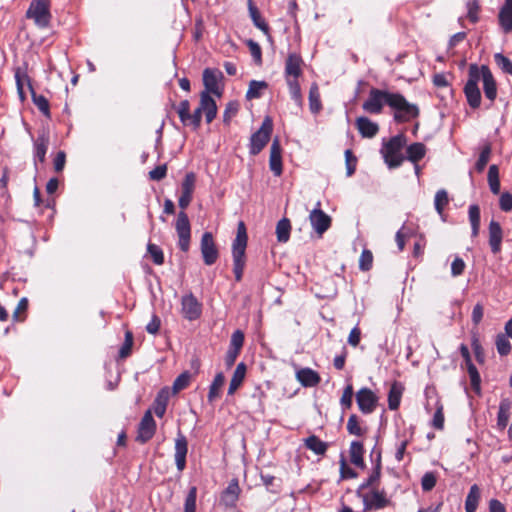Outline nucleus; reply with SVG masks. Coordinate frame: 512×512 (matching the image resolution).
Masks as SVG:
<instances>
[{
  "instance_id": "nucleus-54",
  "label": "nucleus",
  "mask_w": 512,
  "mask_h": 512,
  "mask_svg": "<svg viewBox=\"0 0 512 512\" xmlns=\"http://www.w3.org/2000/svg\"><path fill=\"white\" fill-rule=\"evenodd\" d=\"M147 250L150 256L152 257L153 262L156 265H161L164 263V254L160 247H158L155 244L149 243L147 245Z\"/></svg>"
},
{
  "instance_id": "nucleus-8",
  "label": "nucleus",
  "mask_w": 512,
  "mask_h": 512,
  "mask_svg": "<svg viewBox=\"0 0 512 512\" xmlns=\"http://www.w3.org/2000/svg\"><path fill=\"white\" fill-rule=\"evenodd\" d=\"M202 114L205 115V120L207 123H211L217 115L216 102L207 92H201L200 104L194 110V128L200 125Z\"/></svg>"
},
{
  "instance_id": "nucleus-32",
  "label": "nucleus",
  "mask_w": 512,
  "mask_h": 512,
  "mask_svg": "<svg viewBox=\"0 0 512 512\" xmlns=\"http://www.w3.org/2000/svg\"><path fill=\"white\" fill-rule=\"evenodd\" d=\"M402 392L403 387L398 382H394L391 385L388 394V407L390 410H396L399 407Z\"/></svg>"
},
{
  "instance_id": "nucleus-2",
  "label": "nucleus",
  "mask_w": 512,
  "mask_h": 512,
  "mask_svg": "<svg viewBox=\"0 0 512 512\" xmlns=\"http://www.w3.org/2000/svg\"><path fill=\"white\" fill-rule=\"evenodd\" d=\"M247 231L244 222L240 221L237 226V234L232 243L233 272L236 281H240L243 276L245 266V251L247 247Z\"/></svg>"
},
{
  "instance_id": "nucleus-60",
  "label": "nucleus",
  "mask_w": 512,
  "mask_h": 512,
  "mask_svg": "<svg viewBox=\"0 0 512 512\" xmlns=\"http://www.w3.org/2000/svg\"><path fill=\"white\" fill-rule=\"evenodd\" d=\"M238 103L236 102H229L226 105V108L223 113V122L226 125H229L231 119L237 114L238 112Z\"/></svg>"
},
{
  "instance_id": "nucleus-25",
  "label": "nucleus",
  "mask_w": 512,
  "mask_h": 512,
  "mask_svg": "<svg viewBox=\"0 0 512 512\" xmlns=\"http://www.w3.org/2000/svg\"><path fill=\"white\" fill-rule=\"evenodd\" d=\"M297 380L304 387L317 386L321 380L319 374L311 368H302L296 374Z\"/></svg>"
},
{
  "instance_id": "nucleus-41",
  "label": "nucleus",
  "mask_w": 512,
  "mask_h": 512,
  "mask_svg": "<svg viewBox=\"0 0 512 512\" xmlns=\"http://www.w3.org/2000/svg\"><path fill=\"white\" fill-rule=\"evenodd\" d=\"M225 383V376L222 372L217 373L212 384L210 385L208 398L209 401H213L219 396V392Z\"/></svg>"
},
{
  "instance_id": "nucleus-3",
  "label": "nucleus",
  "mask_w": 512,
  "mask_h": 512,
  "mask_svg": "<svg viewBox=\"0 0 512 512\" xmlns=\"http://www.w3.org/2000/svg\"><path fill=\"white\" fill-rule=\"evenodd\" d=\"M389 107L394 110V120L399 123L408 122L419 115L418 106L409 103L400 93L391 94Z\"/></svg>"
},
{
  "instance_id": "nucleus-50",
  "label": "nucleus",
  "mask_w": 512,
  "mask_h": 512,
  "mask_svg": "<svg viewBox=\"0 0 512 512\" xmlns=\"http://www.w3.org/2000/svg\"><path fill=\"white\" fill-rule=\"evenodd\" d=\"M132 346H133V334L131 331H126L124 343L119 350V357L122 359L128 357L131 353Z\"/></svg>"
},
{
  "instance_id": "nucleus-44",
  "label": "nucleus",
  "mask_w": 512,
  "mask_h": 512,
  "mask_svg": "<svg viewBox=\"0 0 512 512\" xmlns=\"http://www.w3.org/2000/svg\"><path fill=\"white\" fill-rule=\"evenodd\" d=\"M449 198L448 193L444 189H440L436 192L435 199H434V205L437 213L442 216L444 207L448 204Z\"/></svg>"
},
{
  "instance_id": "nucleus-49",
  "label": "nucleus",
  "mask_w": 512,
  "mask_h": 512,
  "mask_svg": "<svg viewBox=\"0 0 512 512\" xmlns=\"http://www.w3.org/2000/svg\"><path fill=\"white\" fill-rule=\"evenodd\" d=\"M347 431L351 435H355V436L363 435L364 430L362 429V427L359 424V419H358L357 415L352 414L349 417V419L347 421Z\"/></svg>"
},
{
  "instance_id": "nucleus-57",
  "label": "nucleus",
  "mask_w": 512,
  "mask_h": 512,
  "mask_svg": "<svg viewBox=\"0 0 512 512\" xmlns=\"http://www.w3.org/2000/svg\"><path fill=\"white\" fill-rule=\"evenodd\" d=\"M190 103L188 100H184L180 103L179 108L177 110L178 115L181 119V121L187 125L188 122H192L191 115L189 113Z\"/></svg>"
},
{
  "instance_id": "nucleus-53",
  "label": "nucleus",
  "mask_w": 512,
  "mask_h": 512,
  "mask_svg": "<svg viewBox=\"0 0 512 512\" xmlns=\"http://www.w3.org/2000/svg\"><path fill=\"white\" fill-rule=\"evenodd\" d=\"M182 315L188 321H192V293L182 297Z\"/></svg>"
},
{
  "instance_id": "nucleus-12",
  "label": "nucleus",
  "mask_w": 512,
  "mask_h": 512,
  "mask_svg": "<svg viewBox=\"0 0 512 512\" xmlns=\"http://www.w3.org/2000/svg\"><path fill=\"white\" fill-rule=\"evenodd\" d=\"M378 396L367 387L361 388L356 393V402L358 404L359 410L363 414H371L375 411L378 405Z\"/></svg>"
},
{
  "instance_id": "nucleus-15",
  "label": "nucleus",
  "mask_w": 512,
  "mask_h": 512,
  "mask_svg": "<svg viewBox=\"0 0 512 512\" xmlns=\"http://www.w3.org/2000/svg\"><path fill=\"white\" fill-rule=\"evenodd\" d=\"M309 219L313 229L322 236L331 226V218L320 208H315L310 212Z\"/></svg>"
},
{
  "instance_id": "nucleus-21",
  "label": "nucleus",
  "mask_w": 512,
  "mask_h": 512,
  "mask_svg": "<svg viewBox=\"0 0 512 512\" xmlns=\"http://www.w3.org/2000/svg\"><path fill=\"white\" fill-rule=\"evenodd\" d=\"M220 72L213 69H205L203 72V84L205 90L203 92H207L209 95L214 94L217 97H221V91L218 86V80Z\"/></svg>"
},
{
  "instance_id": "nucleus-31",
  "label": "nucleus",
  "mask_w": 512,
  "mask_h": 512,
  "mask_svg": "<svg viewBox=\"0 0 512 512\" xmlns=\"http://www.w3.org/2000/svg\"><path fill=\"white\" fill-rule=\"evenodd\" d=\"M480 500V489L478 485L474 484L470 487L469 493L465 500V511L475 512Z\"/></svg>"
},
{
  "instance_id": "nucleus-55",
  "label": "nucleus",
  "mask_w": 512,
  "mask_h": 512,
  "mask_svg": "<svg viewBox=\"0 0 512 512\" xmlns=\"http://www.w3.org/2000/svg\"><path fill=\"white\" fill-rule=\"evenodd\" d=\"M244 344V333L241 330H236L232 333L229 348L236 351H241Z\"/></svg>"
},
{
  "instance_id": "nucleus-17",
  "label": "nucleus",
  "mask_w": 512,
  "mask_h": 512,
  "mask_svg": "<svg viewBox=\"0 0 512 512\" xmlns=\"http://www.w3.org/2000/svg\"><path fill=\"white\" fill-rule=\"evenodd\" d=\"M303 60L299 54L290 53L285 61V78L298 79L302 75Z\"/></svg>"
},
{
  "instance_id": "nucleus-43",
  "label": "nucleus",
  "mask_w": 512,
  "mask_h": 512,
  "mask_svg": "<svg viewBox=\"0 0 512 512\" xmlns=\"http://www.w3.org/2000/svg\"><path fill=\"white\" fill-rule=\"evenodd\" d=\"M510 404L507 400H502L499 405L497 416V424L500 428L504 429L508 424Z\"/></svg>"
},
{
  "instance_id": "nucleus-45",
  "label": "nucleus",
  "mask_w": 512,
  "mask_h": 512,
  "mask_svg": "<svg viewBox=\"0 0 512 512\" xmlns=\"http://www.w3.org/2000/svg\"><path fill=\"white\" fill-rule=\"evenodd\" d=\"M466 367H467L468 374L470 376L471 386H472L473 390L476 393H480L481 378H480V375H479V372H478L476 366L471 361L470 363L466 364Z\"/></svg>"
},
{
  "instance_id": "nucleus-23",
  "label": "nucleus",
  "mask_w": 512,
  "mask_h": 512,
  "mask_svg": "<svg viewBox=\"0 0 512 512\" xmlns=\"http://www.w3.org/2000/svg\"><path fill=\"white\" fill-rule=\"evenodd\" d=\"M489 245L491 248V251L494 254H497L501 250V243L503 239V231L500 226V224L495 221L491 220L489 223Z\"/></svg>"
},
{
  "instance_id": "nucleus-39",
  "label": "nucleus",
  "mask_w": 512,
  "mask_h": 512,
  "mask_svg": "<svg viewBox=\"0 0 512 512\" xmlns=\"http://www.w3.org/2000/svg\"><path fill=\"white\" fill-rule=\"evenodd\" d=\"M498 19L504 33H510L512 31V11L503 5L499 11Z\"/></svg>"
},
{
  "instance_id": "nucleus-51",
  "label": "nucleus",
  "mask_w": 512,
  "mask_h": 512,
  "mask_svg": "<svg viewBox=\"0 0 512 512\" xmlns=\"http://www.w3.org/2000/svg\"><path fill=\"white\" fill-rule=\"evenodd\" d=\"M497 351L501 356L508 355L511 350V344L507 337L503 334H499L496 338Z\"/></svg>"
},
{
  "instance_id": "nucleus-28",
  "label": "nucleus",
  "mask_w": 512,
  "mask_h": 512,
  "mask_svg": "<svg viewBox=\"0 0 512 512\" xmlns=\"http://www.w3.org/2000/svg\"><path fill=\"white\" fill-rule=\"evenodd\" d=\"M246 375V365L241 362L237 365L229 383L228 394L233 395L241 386Z\"/></svg>"
},
{
  "instance_id": "nucleus-35",
  "label": "nucleus",
  "mask_w": 512,
  "mask_h": 512,
  "mask_svg": "<svg viewBox=\"0 0 512 512\" xmlns=\"http://www.w3.org/2000/svg\"><path fill=\"white\" fill-rule=\"evenodd\" d=\"M305 446L317 455H323L328 447L326 442H323L315 435H311L305 439Z\"/></svg>"
},
{
  "instance_id": "nucleus-30",
  "label": "nucleus",
  "mask_w": 512,
  "mask_h": 512,
  "mask_svg": "<svg viewBox=\"0 0 512 512\" xmlns=\"http://www.w3.org/2000/svg\"><path fill=\"white\" fill-rule=\"evenodd\" d=\"M426 153V147L423 143L416 142L411 145H409L406 149L407 156L405 157L409 161L413 163H417L419 160H421Z\"/></svg>"
},
{
  "instance_id": "nucleus-5",
  "label": "nucleus",
  "mask_w": 512,
  "mask_h": 512,
  "mask_svg": "<svg viewBox=\"0 0 512 512\" xmlns=\"http://www.w3.org/2000/svg\"><path fill=\"white\" fill-rule=\"evenodd\" d=\"M26 17L32 19L38 28H48L52 18L50 0H32L26 11Z\"/></svg>"
},
{
  "instance_id": "nucleus-46",
  "label": "nucleus",
  "mask_w": 512,
  "mask_h": 512,
  "mask_svg": "<svg viewBox=\"0 0 512 512\" xmlns=\"http://www.w3.org/2000/svg\"><path fill=\"white\" fill-rule=\"evenodd\" d=\"M191 380V375L188 371L183 372L180 374L175 381L173 382L172 391L174 394L180 392L181 390L188 387Z\"/></svg>"
},
{
  "instance_id": "nucleus-29",
  "label": "nucleus",
  "mask_w": 512,
  "mask_h": 512,
  "mask_svg": "<svg viewBox=\"0 0 512 512\" xmlns=\"http://www.w3.org/2000/svg\"><path fill=\"white\" fill-rule=\"evenodd\" d=\"M363 453H364L363 444L359 441H353L350 445V450H349L351 463L359 468H364L365 463L363 460Z\"/></svg>"
},
{
  "instance_id": "nucleus-52",
  "label": "nucleus",
  "mask_w": 512,
  "mask_h": 512,
  "mask_svg": "<svg viewBox=\"0 0 512 512\" xmlns=\"http://www.w3.org/2000/svg\"><path fill=\"white\" fill-rule=\"evenodd\" d=\"M373 263V254L370 250L364 249L360 255L359 268L362 271H369Z\"/></svg>"
},
{
  "instance_id": "nucleus-6",
  "label": "nucleus",
  "mask_w": 512,
  "mask_h": 512,
  "mask_svg": "<svg viewBox=\"0 0 512 512\" xmlns=\"http://www.w3.org/2000/svg\"><path fill=\"white\" fill-rule=\"evenodd\" d=\"M391 94L387 90L372 88L368 98L362 104V109L369 114H380L384 105L389 106Z\"/></svg>"
},
{
  "instance_id": "nucleus-36",
  "label": "nucleus",
  "mask_w": 512,
  "mask_h": 512,
  "mask_svg": "<svg viewBox=\"0 0 512 512\" xmlns=\"http://www.w3.org/2000/svg\"><path fill=\"white\" fill-rule=\"evenodd\" d=\"M290 96L292 100L295 102L298 108H302L303 106V98L301 94L300 84L297 79H288L286 80Z\"/></svg>"
},
{
  "instance_id": "nucleus-61",
  "label": "nucleus",
  "mask_w": 512,
  "mask_h": 512,
  "mask_svg": "<svg viewBox=\"0 0 512 512\" xmlns=\"http://www.w3.org/2000/svg\"><path fill=\"white\" fill-rule=\"evenodd\" d=\"M167 174L166 164L159 165L149 172V178L153 181H160L165 178Z\"/></svg>"
},
{
  "instance_id": "nucleus-1",
  "label": "nucleus",
  "mask_w": 512,
  "mask_h": 512,
  "mask_svg": "<svg viewBox=\"0 0 512 512\" xmlns=\"http://www.w3.org/2000/svg\"><path fill=\"white\" fill-rule=\"evenodd\" d=\"M192 199V172L186 174L182 184V194L179 197L178 205L181 211L178 214L175 229L178 235V246L183 252H188L190 247L191 227L189 217L184 211Z\"/></svg>"
},
{
  "instance_id": "nucleus-24",
  "label": "nucleus",
  "mask_w": 512,
  "mask_h": 512,
  "mask_svg": "<svg viewBox=\"0 0 512 512\" xmlns=\"http://www.w3.org/2000/svg\"><path fill=\"white\" fill-rule=\"evenodd\" d=\"M187 451V440L184 436L179 435L175 441V463L179 471H182L186 466Z\"/></svg>"
},
{
  "instance_id": "nucleus-11",
  "label": "nucleus",
  "mask_w": 512,
  "mask_h": 512,
  "mask_svg": "<svg viewBox=\"0 0 512 512\" xmlns=\"http://www.w3.org/2000/svg\"><path fill=\"white\" fill-rule=\"evenodd\" d=\"M200 251L206 265L211 266L217 261L219 251L211 232H205L202 235Z\"/></svg>"
},
{
  "instance_id": "nucleus-40",
  "label": "nucleus",
  "mask_w": 512,
  "mask_h": 512,
  "mask_svg": "<svg viewBox=\"0 0 512 512\" xmlns=\"http://www.w3.org/2000/svg\"><path fill=\"white\" fill-rule=\"evenodd\" d=\"M488 184L493 194L500 193L499 169L497 165H491L488 170Z\"/></svg>"
},
{
  "instance_id": "nucleus-10",
  "label": "nucleus",
  "mask_w": 512,
  "mask_h": 512,
  "mask_svg": "<svg viewBox=\"0 0 512 512\" xmlns=\"http://www.w3.org/2000/svg\"><path fill=\"white\" fill-rule=\"evenodd\" d=\"M273 129L272 121L266 117L261 127L250 138V154L257 155L266 146Z\"/></svg>"
},
{
  "instance_id": "nucleus-37",
  "label": "nucleus",
  "mask_w": 512,
  "mask_h": 512,
  "mask_svg": "<svg viewBox=\"0 0 512 512\" xmlns=\"http://www.w3.org/2000/svg\"><path fill=\"white\" fill-rule=\"evenodd\" d=\"M29 88L31 91V97L34 105L47 117L50 116L49 102L47 98L43 95L37 94L32 85L29 84Z\"/></svg>"
},
{
  "instance_id": "nucleus-20",
  "label": "nucleus",
  "mask_w": 512,
  "mask_h": 512,
  "mask_svg": "<svg viewBox=\"0 0 512 512\" xmlns=\"http://www.w3.org/2000/svg\"><path fill=\"white\" fill-rule=\"evenodd\" d=\"M281 146L278 138H275L270 147L269 167L275 176L282 174Z\"/></svg>"
},
{
  "instance_id": "nucleus-27",
  "label": "nucleus",
  "mask_w": 512,
  "mask_h": 512,
  "mask_svg": "<svg viewBox=\"0 0 512 512\" xmlns=\"http://www.w3.org/2000/svg\"><path fill=\"white\" fill-rule=\"evenodd\" d=\"M170 397V390L168 387L162 388L154 401L153 409L157 417H162L166 412V407Z\"/></svg>"
},
{
  "instance_id": "nucleus-33",
  "label": "nucleus",
  "mask_w": 512,
  "mask_h": 512,
  "mask_svg": "<svg viewBox=\"0 0 512 512\" xmlns=\"http://www.w3.org/2000/svg\"><path fill=\"white\" fill-rule=\"evenodd\" d=\"M469 221L471 224V235L477 237L480 230V208L478 205L473 204L469 206Z\"/></svg>"
},
{
  "instance_id": "nucleus-19",
  "label": "nucleus",
  "mask_w": 512,
  "mask_h": 512,
  "mask_svg": "<svg viewBox=\"0 0 512 512\" xmlns=\"http://www.w3.org/2000/svg\"><path fill=\"white\" fill-rule=\"evenodd\" d=\"M381 476V453L378 452L375 459V467L371 475L360 484L358 489L356 490V496H362V492H364L367 488H377L378 482Z\"/></svg>"
},
{
  "instance_id": "nucleus-47",
  "label": "nucleus",
  "mask_w": 512,
  "mask_h": 512,
  "mask_svg": "<svg viewBox=\"0 0 512 512\" xmlns=\"http://www.w3.org/2000/svg\"><path fill=\"white\" fill-rule=\"evenodd\" d=\"M490 155H491V146L489 144H487L482 148L479 158L475 164V169L477 170V172L481 173L484 170L487 163L489 162Z\"/></svg>"
},
{
  "instance_id": "nucleus-59",
  "label": "nucleus",
  "mask_w": 512,
  "mask_h": 512,
  "mask_svg": "<svg viewBox=\"0 0 512 512\" xmlns=\"http://www.w3.org/2000/svg\"><path fill=\"white\" fill-rule=\"evenodd\" d=\"M436 476L433 472H427L421 479V486L423 491H431L436 485Z\"/></svg>"
},
{
  "instance_id": "nucleus-48",
  "label": "nucleus",
  "mask_w": 512,
  "mask_h": 512,
  "mask_svg": "<svg viewBox=\"0 0 512 512\" xmlns=\"http://www.w3.org/2000/svg\"><path fill=\"white\" fill-rule=\"evenodd\" d=\"M494 60L497 66L507 74L512 75V61L502 53H496Z\"/></svg>"
},
{
  "instance_id": "nucleus-13",
  "label": "nucleus",
  "mask_w": 512,
  "mask_h": 512,
  "mask_svg": "<svg viewBox=\"0 0 512 512\" xmlns=\"http://www.w3.org/2000/svg\"><path fill=\"white\" fill-rule=\"evenodd\" d=\"M240 493L241 488L239 486V482L236 478H234L229 482L228 486L221 493L220 505L224 506L226 509L235 508Z\"/></svg>"
},
{
  "instance_id": "nucleus-16",
  "label": "nucleus",
  "mask_w": 512,
  "mask_h": 512,
  "mask_svg": "<svg viewBox=\"0 0 512 512\" xmlns=\"http://www.w3.org/2000/svg\"><path fill=\"white\" fill-rule=\"evenodd\" d=\"M480 78L483 81V90L487 99L494 101L497 96V88L494 77L488 66L482 65L479 69Z\"/></svg>"
},
{
  "instance_id": "nucleus-34",
  "label": "nucleus",
  "mask_w": 512,
  "mask_h": 512,
  "mask_svg": "<svg viewBox=\"0 0 512 512\" xmlns=\"http://www.w3.org/2000/svg\"><path fill=\"white\" fill-rule=\"evenodd\" d=\"M291 223L287 218H282L276 225V236L279 242L285 243L290 238Z\"/></svg>"
},
{
  "instance_id": "nucleus-22",
  "label": "nucleus",
  "mask_w": 512,
  "mask_h": 512,
  "mask_svg": "<svg viewBox=\"0 0 512 512\" xmlns=\"http://www.w3.org/2000/svg\"><path fill=\"white\" fill-rule=\"evenodd\" d=\"M355 126L363 138H373L379 132V125L365 116L358 117Z\"/></svg>"
},
{
  "instance_id": "nucleus-18",
  "label": "nucleus",
  "mask_w": 512,
  "mask_h": 512,
  "mask_svg": "<svg viewBox=\"0 0 512 512\" xmlns=\"http://www.w3.org/2000/svg\"><path fill=\"white\" fill-rule=\"evenodd\" d=\"M50 143L49 133L45 130L39 132L37 138L34 140V163L37 166V161L43 163Z\"/></svg>"
},
{
  "instance_id": "nucleus-58",
  "label": "nucleus",
  "mask_w": 512,
  "mask_h": 512,
  "mask_svg": "<svg viewBox=\"0 0 512 512\" xmlns=\"http://www.w3.org/2000/svg\"><path fill=\"white\" fill-rule=\"evenodd\" d=\"M352 398H353V387L351 384L347 385L340 399V404L343 409H349L352 406Z\"/></svg>"
},
{
  "instance_id": "nucleus-56",
  "label": "nucleus",
  "mask_w": 512,
  "mask_h": 512,
  "mask_svg": "<svg viewBox=\"0 0 512 512\" xmlns=\"http://www.w3.org/2000/svg\"><path fill=\"white\" fill-rule=\"evenodd\" d=\"M247 46L249 47L250 53L256 64L262 63V51L260 45L252 39L246 41Z\"/></svg>"
},
{
  "instance_id": "nucleus-7",
  "label": "nucleus",
  "mask_w": 512,
  "mask_h": 512,
  "mask_svg": "<svg viewBox=\"0 0 512 512\" xmlns=\"http://www.w3.org/2000/svg\"><path fill=\"white\" fill-rule=\"evenodd\" d=\"M479 80V68L473 64L469 67V79L464 87V93L467 98V102L472 108H478L481 103V93L478 87Z\"/></svg>"
},
{
  "instance_id": "nucleus-38",
  "label": "nucleus",
  "mask_w": 512,
  "mask_h": 512,
  "mask_svg": "<svg viewBox=\"0 0 512 512\" xmlns=\"http://www.w3.org/2000/svg\"><path fill=\"white\" fill-rule=\"evenodd\" d=\"M309 107L312 113H318L321 108L320 93L317 83H313L309 90Z\"/></svg>"
},
{
  "instance_id": "nucleus-64",
  "label": "nucleus",
  "mask_w": 512,
  "mask_h": 512,
  "mask_svg": "<svg viewBox=\"0 0 512 512\" xmlns=\"http://www.w3.org/2000/svg\"><path fill=\"white\" fill-rule=\"evenodd\" d=\"M499 205L500 208L505 212L512 210V194L508 192L503 193L500 196Z\"/></svg>"
},
{
  "instance_id": "nucleus-42",
  "label": "nucleus",
  "mask_w": 512,
  "mask_h": 512,
  "mask_svg": "<svg viewBox=\"0 0 512 512\" xmlns=\"http://www.w3.org/2000/svg\"><path fill=\"white\" fill-rule=\"evenodd\" d=\"M268 84L265 81L252 80L246 93L247 99H255L261 96V91L266 89Z\"/></svg>"
},
{
  "instance_id": "nucleus-62",
  "label": "nucleus",
  "mask_w": 512,
  "mask_h": 512,
  "mask_svg": "<svg viewBox=\"0 0 512 512\" xmlns=\"http://www.w3.org/2000/svg\"><path fill=\"white\" fill-rule=\"evenodd\" d=\"M345 160H346V170H347V176H351L354 174L356 169V157L353 156L351 150L345 151Z\"/></svg>"
},
{
  "instance_id": "nucleus-26",
  "label": "nucleus",
  "mask_w": 512,
  "mask_h": 512,
  "mask_svg": "<svg viewBox=\"0 0 512 512\" xmlns=\"http://www.w3.org/2000/svg\"><path fill=\"white\" fill-rule=\"evenodd\" d=\"M249 15L253 24L260 29L265 35L270 37L269 26L266 21L262 18L258 8L254 5L252 0H248Z\"/></svg>"
},
{
  "instance_id": "nucleus-4",
  "label": "nucleus",
  "mask_w": 512,
  "mask_h": 512,
  "mask_svg": "<svg viewBox=\"0 0 512 512\" xmlns=\"http://www.w3.org/2000/svg\"><path fill=\"white\" fill-rule=\"evenodd\" d=\"M405 144L406 137L403 134L393 136L384 144L381 153L389 168H396L402 164L405 157L402 155L401 150Z\"/></svg>"
},
{
  "instance_id": "nucleus-63",
  "label": "nucleus",
  "mask_w": 512,
  "mask_h": 512,
  "mask_svg": "<svg viewBox=\"0 0 512 512\" xmlns=\"http://www.w3.org/2000/svg\"><path fill=\"white\" fill-rule=\"evenodd\" d=\"M468 13L467 17L472 23H476L478 21V10L479 6L476 0L469 1L467 3Z\"/></svg>"
},
{
  "instance_id": "nucleus-14",
  "label": "nucleus",
  "mask_w": 512,
  "mask_h": 512,
  "mask_svg": "<svg viewBox=\"0 0 512 512\" xmlns=\"http://www.w3.org/2000/svg\"><path fill=\"white\" fill-rule=\"evenodd\" d=\"M155 429L156 423L153 419L151 411L148 410L145 412L144 416L142 417L139 423L136 441L140 443H146L153 437Z\"/></svg>"
},
{
  "instance_id": "nucleus-9",
  "label": "nucleus",
  "mask_w": 512,
  "mask_h": 512,
  "mask_svg": "<svg viewBox=\"0 0 512 512\" xmlns=\"http://www.w3.org/2000/svg\"><path fill=\"white\" fill-rule=\"evenodd\" d=\"M363 501V511H376L388 507L391 501L388 499L384 490L373 488L369 492H362V496H358Z\"/></svg>"
}]
</instances>
